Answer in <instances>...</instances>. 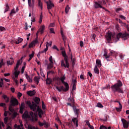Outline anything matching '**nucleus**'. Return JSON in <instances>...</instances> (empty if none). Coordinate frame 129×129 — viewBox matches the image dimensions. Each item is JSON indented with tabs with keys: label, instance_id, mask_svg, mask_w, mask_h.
<instances>
[{
	"label": "nucleus",
	"instance_id": "1a4fd4ad",
	"mask_svg": "<svg viewBox=\"0 0 129 129\" xmlns=\"http://www.w3.org/2000/svg\"><path fill=\"white\" fill-rule=\"evenodd\" d=\"M68 103H67V105L73 107L75 106V101H74V98L71 97L68 99Z\"/></svg>",
	"mask_w": 129,
	"mask_h": 129
},
{
	"label": "nucleus",
	"instance_id": "680f3d73",
	"mask_svg": "<svg viewBox=\"0 0 129 129\" xmlns=\"http://www.w3.org/2000/svg\"><path fill=\"white\" fill-rule=\"evenodd\" d=\"M48 49V45H46V48H45L43 51H44L45 53L47 52V50Z\"/></svg>",
	"mask_w": 129,
	"mask_h": 129
},
{
	"label": "nucleus",
	"instance_id": "6ab92c4d",
	"mask_svg": "<svg viewBox=\"0 0 129 129\" xmlns=\"http://www.w3.org/2000/svg\"><path fill=\"white\" fill-rule=\"evenodd\" d=\"M28 6L30 8H32V9H34V4L32 3V0H28Z\"/></svg>",
	"mask_w": 129,
	"mask_h": 129
},
{
	"label": "nucleus",
	"instance_id": "79ce46f5",
	"mask_svg": "<svg viewBox=\"0 0 129 129\" xmlns=\"http://www.w3.org/2000/svg\"><path fill=\"white\" fill-rule=\"evenodd\" d=\"M12 106H12V105H11L10 106H9V109L11 111V112H14V109H13Z\"/></svg>",
	"mask_w": 129,
	"mask_h": 129
},
{
	"label": "nucleus",
	"instance_id": "2f4dec72",
	"mask_svg": "<svg viewBox=\"0 0 129 129\" xmlns=\"http://www.w3.org/2000/svg\"><path fill=\"white\" fill-rule=\"evenodd\" d=\"M23 41V39L21 38H19L18 40H16L15 44H17V45H18V44H20L22 41Z\"/></svg>",
	"mask_w": 129,
	"mask_h": 129
},
{
	"label": "nucleus",
	"instance_id": "864d4df0",
	"mask_svg": "<svg viewBox=\"0 0 129 129\" xmlns=\"http://www.w3.org/2000/svg\"><path fill=\"white\" fill-rule=\"evenodd\" d=\"M100 129H107V128L105 126L101 125L100 127Z\"/></svg>",
	"mask_w": 129,
	"mask_h": 129
},
{
	"label": "nucleus",
	"instance_id": "a211bd4d",
	"mask_svg": "<svg viewBox=\"0 0 129 129\" xmlns=\"http://www.w3.org/2000/svg\"><path fill=\"white\" fill-rule=\"evenodd\" d=\"M3 97L4 99L5 100V102L6 103H8L10 102V98L9 97H8L7 95H4L3 96Z\"/></svg>",
	"mask_w": 129,
	"mask_h": 129
},
{
	"label": "nucleus",
	"instance_id": "37998d69",
	"mask_svg": "<svg viewBox=\"0 0 129 129\" xmlns=\"http://www.w3.org/2000/svg\"><path fill=\"white\" fill-rule=\"evenodd\" d=\"M4 31H6V29L5 27L0 26V32H4Z\"/></svg>",
	"mask_w": 129,
	"mask_h": 129
},
{
	"label": "nucleus",
	"instance_id": "e2e57ef3",
	"mask_svg": "<svg viewBox=\"0 0 129 129\" xmlns=\"http://www.w3.org/2000/svg\"><path fill=\"white\" fill-rule=\"evenodd\" d=\"M80 47H82L84 46V43H83V41H81L80 42Z\"/></svg>",
	"mask_w": 129,
	"mask_h": 129
},
{
	"label": "nucleus",
	"instance_id": "0eeeda50",
	"mask_svg": "<svg viewBox=\"0 0 129 129\" xmlns=\"http://www.w3.org/2000/svg\"><path fill=\"white\" fill-rule=\"evenodd\" d=\"M62 57H63L64 58L66 64L65 63H64V60H62L61 62V66H63L65 68H69L70 64L69 62H68V59L69 58V57H68V55H67V54H66V52H62Z\"/></svg>",
	"mask_w": 129,
	"mask_h": 129
},
{
	"label": "nucleus",
	"instance_id": "39448f33",
	"mask_svg": "<svg viewBox=\"0 0 129 129\" xmlns=\"http://www.w3.org/2000/svg\"><path fill=\"white\" fill-rule=\"evenodd\" d=\"M73 108V111L76 115H77V117H75L72 119V122H74L75 124H76L77 127L78 126V120H77V117H78L79 115V113L80 112V109L77 108V107L75 105L72 107Z\"/></svg>",
	"mask_w": 129,
	"mask_h": 129
},
{
	"label": "nucleus",
	"instance_id": "4d7b16f0",
	"mask_svg": "<svg viewBox=\"0 0 129 129\" xmlns=\"http://www.w3.org/2000/svg\"><path fill=\"white\" fill-rule=\"evenodd\" d=\"M46 45L48 46H52V41H50L49 43H48V42H47V44Z\"/></svg>",
	"mask_w": 129,
	"mask_h": 129
},
{
	"label": "nucleus",
	"instance_id": "e433bc0d",
	"mask_svg": "<svg viewBox=\"0 0 129 129\" xmlns=\"http://www.w3.org/2000/svg\"><path fill=\"white\" fill-rule=\"evenodd\" d=\"M42 21H43V15H40L39 23V24H42Z\"/></svg>",
	"mask_w": 129,
	"mask_h": 129
},
{
	"label": "nucleus",
	"instance_id": "c03bdc74",
	"mask_svg": "<svg viewBox=\"0 0 129 129\" xmlns=\"http://www.w3.org/2000/svg\"><path fill=\"white\" fill-rule=\"evenodd\" d=\"M34 55H35V52L32 51V54H29V58H32L34 57Z\"/></svg>",
	"mask_w": 129,
	"mask_h": 129
},
{
	"label": "nucleus",
	"instance_id": "b1692460",
	"mask_svg": "<svg viewBox=\"0 0 129 129\" xmlns=\"http://www.w3.org/2000/svg\"><path fill=\"white\" fill-rule=\"evenodd\" d=\"M103 56L104 57H105V58L106 59L107 61H110V59H108V58H109V56L107 55V51H104V54Z\"/></svg>",
	"mask_w": 129,
	"mask_h": 129
},
{
	"label": "nucleus",
	"instance_id": "5701e85b",
	"mask_svg": "<svg viewBox=\"0 0 129 129\" xmlns=\"http://www.w3.org/2000/svg\"><path fill=\"white\" fill-rule=\"evenodd\" d=\"M38 8L41 9V10H43V3L41 2V0H38Z\"/></svg>",
	"mask_w": 129,
	"mask_h": 129
},
{
	"label": "nucleus",
	"instance_id": "72a5a7b5",
	"mask_svg": "<svg viewBox=\"0 0 129 129\" xmlns=\"http://www.w3.org/2000/svg\"><path fill=\"white\" fill-rule=\"evenodd\" d=\"M44 122V125L45 127H46V128H48V127H49V125H50L49 124V123L46 122L45 120L43 121Z\"/></svg>",
	"mask_w": 129,
	"mask_h": 129
},
{
	"label": "nucleus",
	"instance_id": "a18cd8bd",
	"mask_svg": "<svg viewBox=\"0 0 129 129\" xmlns=\"http://www.w3.org/2000/svg\"><path fill=\"white\" fill-rule=\"evenodd\" d=\"M50 33L51 34H55V32L54 31V28H52L49 29Z\"/></svg>",
	"mask_w": 129,
	"mask_h": 129
},
{
	"label": "nucleus",
	"instance_id": "4c0bfd02",
	"mask_svg": "<svg viewBox=\"0 0 129 129\" xmlns=\"http://www.w3.org/2000/svg\"><path fill=\"white\" fill-rule=\"evenodd\" d=\"M76 61V59L74 58L72 59L71 62L72 63L73 67L75 65V61Z\"/></svg>",
	"mask_w": 129,
	"mask_h": 129
},
{
	"label": "nucleus",
	"instance_id": "393cba45",
	"mask_svg": "<svg viewBox=\"0 0 129 129\" xmlns=\"http://www.w3.org/2000/svg\"><path fill=\"white\" fill-rule=\"evenodd\" d=\"M40 101H41V99L40 98L36 97L34 99V102H35L36 104H39L40 103Z\"/></svg>",
	"mask_w": 129,
	"mask_h": 129
},
{
	"label": "nucleus",
	"instance_id": "7c9ffc66",
	"mask_svg": "<svg viewBox=\"0 0 129 129\" xmlns=\"http://www.w3.org/2000/svg\"><path fill=\"white\" fill-rule=\"evenodd\" d=\"M86 124L89 126V127L91 129H94V127L93 125H91L90 124V123H89V121H86Z\"/></svg>",
	"mask_w": 129,
	"mask_h": 129
},
{
	"label": "nucleus",
	"instance_id": "f257e3e1",
	"mask_svg": "<svg viewBox=\"0 0 129 129\" xmlns=\"http://www.w3.org/2000/svg\"><path fill=\"white\" fill-rule=\"evenodd\" d=\"M129 34L126 33L124 34L119 33L117 34L116 36H112L111 32H108L106 34V38L107 39L108 43H111V40H113L114 42L116 43L117 41L119 40L120 38H122L124 41H125V40H127Z\"/></svg>",
	"mask_w": 129,
	"mask_h": 129
},
{
	"label": "nucleus",
	"instance_id": "4468645a",
	"mask_svg": "<svg viewBox=\"0 0 129 129\" xmlns=\"http://www.w3.org/2000/svg\"><path fill=\"white\" fill-rule=\"evenodd\" d=\"M15 63V61L14 60V58L13 57H10V60L7 61V65L9 66V65H13Z\"/></svg>",
	"mask_w": 129,
	"mask_h": 129
},
{
	"label": "nucleus",
	"instance_id": "bf43d9fd",
	"mask_svg": "<svg viewBox=\"0 0 129 129\" xmlns=\"http://www.w3.org/2000/svg\"><path fill=\"white\" fill-rule=\"evenodd\" d=\"M38 124H39V125H40V126H43V125H44V122L42 123L40 121H39Z\"/></svg>",
	"mask_w": 129,
	"mask_h": 129
},
{
	"label": "nucleus",
	"instance_id": "de8ad7c7",
	"mask_svg": "<svg viewBox=\"0 0 129 129\" xmlns=\"http://www.w3.org/2000/svg\"><path fill=\"white\" fill-rule=\"evenodd\" d=\"M120 11H121V8H116L115 9L116 13H119V12H120Z\"/></svg>",
	"mask_w": 129,
	"mask_h": 129
},
{
	"label": "nucleus",
	"instance_id": "9b49d317",
	"mask_svg": "<svg viewBox=\"0 0 129 129\" xmlns=\"http://www.w3.org/2000/svg\"><path fill=\"white\" fill-rule=\"evenodd\" d=\"M10 103L12 106H16V105H18V104H19V101H18V99L14 98L10 101Z\"/></svg>",
	"mask_w": 129,
	"mask_h": 129
},
{
	"label": "nucleus",
	"instance_id": "49530a36",
	"mask_svg": "<svg viewBox=\"0 0 129 129\" xmlns=\"http://www.w3.org/2000/svg\"><path fill=\"white\" fill-rule=\"evenodd\" d=\"M119 18H120V19H121L122 20H125V19H126V18L125 17H124L123 15H120L119 16Z\"/></svg>",
	"mask_w": 129,
	"mask_h": 129
},
{
	"label": "nucleus",
	"instance_id": "3c124183",
	"mask_svg": "<svg viewBox=\"0 0 129 129\" xmlns=\"http://www.w3.org/2000/svg\"><path fill=\"white\" fill-rule=\"evenodd\" d=\"M53 27H55V23H50V25L49 26V27L51 28Z\"/></svg>",
	"mask_w": 129,
	"mask_h": 129
},
{
	"label": "nucleus",
	"instance_id": "bb28decb",
	"mask_svg": "<svg viewBox=\"0 0 129 129\" xmlns=\"http://www.w3.org/2000/svg\"><path fill=\"white\" fill-rule=\"evenodd\" d=\"M94 72L96 74H99V70L97 68V66H95L94 68Z\"/></svg>",
	"mask_w": 129,
	"mask_h": 129
},
{
	"label": "nucleus",
	"instance_id": "ea45409f",
	"mask_svg": "<svg viewBox=\"0 0 129 129\" xmlns=\"http://www.w3.org/2000/svg\"><path fill=\"white\" fill-rule=\"evenodd\" d=\"M97 106L98 107H100V108H102V107H103V105H102V104L101 103H98Z\"/></svg>",
	"mask_w": 129,
	"mask_h": 129
},
{
	"label": "nucleus",
	"instance_id": "f3484780",
	"mask_svg": "<svg viewBox=\"0 0 129 129\" xmlns=\"http://www.w3.org/2000/svg\"><path fill=\"white\" fill-rule=\"evenodd\" d=\"M23 118L26 119V118H29L30 117V116L29 115V113L28 111H25L24 114L22 115Z\"/></svg>",
	"mask_w": 129,
	"mask_h": 129
},
{
	"label": "nucleus",
	"instance_id": "423d86ee",
	"mask_svg": "<svg viewBox=\"0 0 129 129\" xmlns=\"http://www.w3.org/2000/svg\"><path fill=\"white\" fill-rule=\"evenodd\" d=\"M62 83H63V84H64L66 88H64V86H61L60 87H58L56 86V88L57 89V90H58V91H59V92H61V91H64V92H67L68 90H69V85L68 84V83L65 82V81H61Z\"/></svg>",
	"mask_w": 129,
	"mask_h": 129
},
{
	"label": "nucleus",
	"instance_id": "f704fd0d",
	"mask_svg": "<svg viewBox=\"0 0 129 129\" xmlns=\"http://www.w3.org/2000/svg\"><path fill=\"white\" fill-rule=\"evenodd\" d=\"M69 10H70V7H69V5H67L65 9V12L66 14H68V12H69Z\"/></svg>",
	"mask_w": 129,
	"mask_h": 129
},
{
	"label": "nucleus",
	"instance_id": "c756f323",
	"mask_svg": "<svg viewBox=\"0 0 129 129\" xmlns=\"http://www.w3.org/2000/svg\"><path fill=\"white\" fill-rule=\"evenodd\" d=\"M14 74L15 78H18L19 75H20V71H18V70L15 71Z\"/></svg>",
	"mask_w": 129,
	"mask_h": 129
},
{
	"label": "nucleus",
	"instance_id": "13d9d810",
	"mask_svg": "<svg viewBox=\"0 0 129 129\" xmlns=\"http://www.w3.org/2000/svg\"><path fill=\"white\" fill-rule=\"evenodd\" d=\"M75 89H76V85L73 84V85L72 90H75Z\"/></svg>",
	"mask_w": 129,
	"mask_h": 129
},
{
	"label": "nucleus",
	"instance_id": "603ef678",
	"mask_svg": "<svg viewBox=\"0 0 129 129\" xmlns=\"http://www.w3.org/2000/svg\"><path fill=\"white\" fill-rule=\"evenodd\" d=\"M42 107L43 109H45V108H46V106L45 105L44 102H42Z\"/></svg>",
	"mask_w": 129,
	"mask_h": 129
},
{
	"label": "nucleus",
	"instance_id": "052dcab7",
	"mask_svg": "<svg viewBox=\"0 0 129 129\" xmlns=\"http://www.w3.org/2000/svg\"><path fill=\"white\" fill-rule=\"evenodd\" d=\"M14 81L16 84V85H19V81H18V80H16L15 79H14Z\"/></svg>",
	"mask_w": 129,
	"mask_h": 129
},
{
	"label": "nucleus",
	"instance_id": "dca6fc26",
	"mask_svg": "<svg viewBox=\"0 0 129 129\" xmlns=\"http://www.w3.org/2000/svg\"><path fill=\"white\" fill-rule=\"evenodd\" d=\"M24 109H25V104H24V103H22L20 107V112L21 114H23Z\"/></svg>",
	"mask_w": 129,
	"mask_h": 129
},
{
	"label": "nucleus",
	"instance_id": "c9c22d12",
	"mask_svg": "<svg viewBox=\"0 0 129 129\" xmlns=\"http://www.w3.org/2000/svg\"><path fill=\"white\" fill-rule=\"evenodd\" d=\"M55 72L53 71H49L47 72V77H49V74H54Z\"/></svg>",
	"mask_w": 129,
	"mask_h": 129
},
{
	"label": "nucleus",
	"instance_id": "774afa93",
	"mask_svg": "<svg viewBox=\"0 0 129 129\" xmlns=\"http://www.w3.org/2000/svg\"><path fill=\"white\" fill-rule=\"evenodd\" d=\"M28 129H39V128H36L35 127H29Z\"/></svg>",
	"mask_w": 129,
	"mask_h": 129
},
{
	"label": "nucleus",
	"instance_id": "412c9836",
	"mask_svg": "<svg viewBox=\"0 0 129 129\" xmlns=\"http://www.w3.org/2000/svg\"><path fill=\"white\" fill-rule=\"evenodd\" d=\"M46 81V84H47V85H49V84H51V83H52V79L49 78V77H47Z\"/></svg>",
	"mask_w": 129,
	"mask_h": 129
},
{
	"label": "nucleus",
	"instance_id": "f03ea898",
	"mask_svg": "<svg viewBox=\"0 0 129 129\" xmlns=\"http://www.w3.org/2000/svg\"><path fill=\"white\" fill-rule=\"evenodd\" d=\"M26 104L28 105V106L30 107V109L33 110L34 112H38V115L40 117V118H42V115L44 114V112L43 111V110L40 108L39 106H37L36 103L34 102H31L30 101H26Z\"/></svg>",
	"mask_w": 129,
	"mask_h": 129
},
{
	"label": "nucleus",
	"instance_id": "c85d7f7f",
	"mask_svg": "<svg viewBox=\"0 0 129 129\" xmlns=\"http://www.w3.org/2000/svg\"><path fill=\"white\" fill-rule=\"evenodd\" d=\"M40 78H38L37 77H34V81L36 83V84L38 85L39 84V80Z\"/></svg>",
	"mask_w": 129,
	"mask_h": 129
},
{
	"label": "nucleus",
	"instance_id": "09e8293b",
	"mask_svg": "<svg viewBox=\"0 0 129 129\" xmlns=\"http://www.w3.org/2000/svg\"><path fill=\"white\" fill-rule=\"evenodd\" d=\"M49 60L50 63H53V57L52 56H50L49 58Z\"/></svg>",
	"mask_w": 129,
	"mask_h": 129
},
{
	"label": "nucleus",
	"instance_id": "7ed1b4c3",
	"mask_svg": "<svg viewBox=\"0 0 129 129\" xmlns=\"http://www.w3.org/2000/svg\"><path fill=\"white\" fill-rule=\"evenodd\" d=\"M122 82L120 80H118L117 83L111 86V88L113 92H118L123 93V91L121 89Z\"/></svg>",
	"mask_w": 129,
	"mask_h": 129
},
{
	"label": "nucleus",
	"instance_id": "4be33fe9",
	"mask_svg": "<svg viewBox=\"0 0 129 129\" xmlns=\"http://www.w3.org/2000/svg\"><path fill=\"white\" fill-rule=\"evenodd\" d=\"M10 10V6H9V4L7 3L5 5V9L4 11V14H6L7 12H9V10Z\"/></svg>",
	"mask_w": 129,
	"mask_h": 129
},
{
	"label": "nucleus",
	"instance_id": "5fc2aeb1",
	"mask_svg": "<svg viewBox=\"0 0 129 129\" xmlns=\"http://www.w3.org/2000/svg\"><path fill=\"white\" fill-rule=\"evenodd\" d=\"M25 72V66L22 67V68L21 69V73L23 74L24 72Z\"/></svg>",
	"mask_w": 129,
	"mask_h": 129
},
{
	"label": "nucleus",
	"instance_id": "a19ab883",
	"mask_svg": "<svg viewBox=\"0 0 129 129\" xmlns=\"http://www.w3.org/2000/svg\"><path fill=\"white\" fill-rule=\"evenodd\" d=\"M2 126L3 127H4L5 126V123H4V122L0 121V129H2Z\"/></svg>",
	"mask_w": 129,
	"mask_h": 129
},
{
	"label": "nucleus",
	"instance_id": "6e6d98bb",
	"mask_svg": "<svg viewBox=\"0 0 129 129\" xmlns=\"http://www.w3.org/2000/svg\"><path fill=\"white\" fill-rule=\"evenodd\" d=\"M73 84H75L76 85H77V81H76V80H73Z\"/></svg>",
	"mask_w": 129,
	"mask_h": 129
},
{
	"label": "nucleus",
	"instance_id": "338daca9",
	"mask_svg": "<svg viewBox=\"0 0 129 129\" xmlns=\"http://www.w3.org/2000/svg\"><path fill=\"white\" fill-rule=\"evenodd\" d=\"M22 93L21 92H18V97H21L22 96Z\"/></svg>",
	"mask_w": 129,
	"mask_h": 129
},
{
	"label": "nucleus",
	"instance_id": "0e129e2a",
	"mask_svg": "<svg viewBox=\"0 0 129 129\" xmlns=\"http://www.w3.org/2000/svg\"><path fill=\"white\" fill-rule=\"evenodd\" d=\"M9 111H5V112H4V116H8V113H9Z\"/></svg>",
	"mask_w": 129,
	"mask_h": 129
},
{
	"label": "nucleus",
	"instance_id": "69168bd1",
	"mask_svg": "<svg viewBox=\"0 0 129 129\" xmlns=\"http://www.w3.org/2000/svg\"><path fill=\"white\" fill-rule=\"evenodd\" d=\"M20 66L19 64H16V67L14 68V70L16 71V70H18V69L19 68V67Z\"/></svg>",
	"mask_w": 129,
	"mask_h": 129
},
{
	"label": "nucleus",
	"instance_id": "aec40b11",
	"mask_svg": "<svg viewBox=\"0 0 129 129\" xmlns=\"http://www.w3.org/2000/svg\"><path fill=\"white\" fill-rule=\"evenodd\" d=\"M96 64L97 65V67H101L102 64H101V61L100 60V59H96Z\"/></svg>",
	"mask_w": 129,
	"mask_h": 129
},
{
	"label": "nucleus",
	"instance_id": "58836bf2",
	"mask_svg": "<svg viewBox=\"0 0 129 129\" xmlns=\"http://www.w3.org/2000/svg\"><path fill=\"white\" fill-rule=\"evenodd\" d=\"M60 51H61V54L62 56H63V52H64V53H66V51H65V48L64 47H60Z\"/></svg>",
	"mask_w": 129,
	"mask_h": 129
},
{
	"label": "nucleus",
	"instance_id": "6e6552de",
	"mask_svg": "<svg viewBox=\"0 0 129 129\" xmlns=\"http://www.w3.org/2000/svg\"><path fill=\"white\" fill-rule=\"evenodd\" d=\"M94 7L95 9H103L105 12H109L105 8L102 7V1H98L94 3Z\"/></svg>",
	"mask_w": 129,
	"mask_h": 129
},
{
	"label": "nucleus",
	"instance_id": "8fccbe9b",
	"mask_svg": "<svg viewBox=\"0 0 129 129\" xmlns=\"http://www.w3.org/2000/svg\"><path fill=\"white\" fill-rule=\"evenodd\" d=\"M9 119V118H8L7 117H5L4 118V122L6 124H7V123H8V119Z\"/></svg>",
	"mask_w": 129,
	"mask_h": 129
},
{
	"label": "nucleus",
	"instance_id": "9d476101",
	"mask_svg": "<svg viewBox=\"0 0 129 129\" xmlns=\"http://www.w3.org/2000/svg\"><path fill=\"white\" fill-rule=\"evenodd\" d=\"M121 121L124 128H128L129 121H127L125 119L122 118L121 119Z\"/></svg>",
	"mask_w": 129,
	"mask_h": 129
},
{
	"label": "nucleus",
	"instance_id": "20e7f679",
	"mask_svg": "<svg viewBox=\"0 0 129 129\" xmlns=\"http://www.w3.org/2000/svg\"><path fill=\"white\" fill-rule=\"evenodd\" d=\"M45 30V25H42L41 26L40 29L38 30L36 33V37L34 40H33L31 43L29 44V48H32V47H34L36 44H38V37L39 36V33H41V34H43L44 33V30Z\"/></svg>",
	"mask_w": 129,
	"mask_h": 129
},
{
	"label": "nucleus",
	"instance_id": "ddd939ff",
	"mask_svg": "<svg viewBox=\"0 0 129 129\" xmlns=\"http://www.w3.org/2000/svg\"><path fill=\"white\" fill-rule=\"evenodd\" d=\"M45 62H46V63H45L46 65H47V69L48 70H50V69H52V68H53V65H54V62H50L48 64V61L47 60H45Z\"/></svg>",
	"mask_w": 129,
	"mask_h": 129
},
{
	"label": "nucleus",
	"instance_id": "f8f14e48",
	"mask_svg": "<svg viewBox=\"0 0 129 129\" xmlns=\"http://www.w3.org/2000/svg\"><path fill=\"white\" fill-rule=\"evenodd\" d=\"M47 10H51L52 8H54V4L52 3L51 1H47L46 2Z\"/></svg>",
	"mask_w": 129,
	"mask_h": 129
},
{
	"label": "nucleus",
	"instance_id": "2eb2a0df",
	"mask_svg": "<svg viewBox=\"0 0 129 129\" xmlns=\"http://www.w3.org/2000/svg\"><path fill=\"white\" fill-rule=\"evenodd\" d=\"M27 94L29 96H33L34 94H36V91H35V90L28 91L27 92Z\"/></svg>",
	"mask_w": 129,
	"mask_h": 129
},
{
	"label": "nucleus",
	"instance_id": "473e14b6",
	"mask_svg": "<svg viewBox=\"0 0 129 129\" xmlns=\"http://www.w3.org/2000/svg\"><path fill=\"white\" fill-rule=\"evenodd\" d=\"M13 14H16V11H15L14 8L11 10V12L9 14L10 17H13V16H14V15H13Z\"/></svg>",
	"mask_w": 129,
	"mask_h": 129
},
{
	"label": "nucleus",
	"instance_id": "cd10ccee",
	"mask_svg": "<svg viewBox=\"0 0 129 129\" xmlns=\"http://www.w3.org/2000/svg\"><path fill=\"white\" fill-rule=\"evenodd\" d=\"M122 109V105H121V104L119 103V107L118 108L116 107V110H117V111L118 112H119V111H121Z\"/></svg>",
	"mask_w": 129,
	"mask_h": 129
},
{
	"label": "nucleus",
	"instance_id": "a878e982",
	"mask_svg": "<svg viewBox=\"0 0 129 129\" xmlns=\"http://www.w3.org/2000/svg\"><path fill=\"white\" fill-rule=\"evenodd\" d=\"M68 57L70 58L71 60H72L73 59V55H72V52H71V49H70V51L68 53Z\"/></svg>",
	"mask_w": 129,
	"mask_h": 129
}]
</instances>
